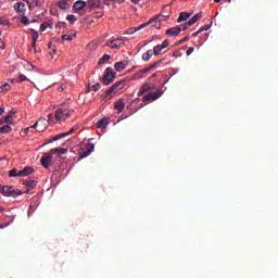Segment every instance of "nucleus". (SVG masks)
I'll list each match as a JSON object with an SVG mask.
<instances>
[{"instance_id":"nucleus-1","label":"nucleus","mask_w":278,"mask_h":278,"mask_svg":"<svg viewBox=\"0 0 278 278\" xmlns=\"http://www.w3.org/2000/svg\"><path fill=\"white\" fill-rule=\"evenodd\" d=\"M73 112V109H58L54 113V118L55 121H66V118H71Z\"/></svg>"},{"instance_id":"nucleus-2","label":"nucleus","mask_w":278,"mask_h":278,"mask_svg":"<svg viewBox=\"0 0 278 278\" xmlns=\"http://www.w3.org/2000/svg\"><path fill=\"white\" fill-rule=\"evenodd\" d=\"M116 79V73L112 71V67H106L104 71V75L101 79L104 86H110Z\"/></svg>"},{"instance_id":"nucleus-3","label":"nucleus","mask_w":278,"mask_h":278,"mask_svg":"<svg viewBox=\"0 0 278 278\" xmlns=\"http://www.w3.org/2000/svg\"><path fill=\"white\" fill-rule=\"evenodd\" d=\"M162 94H164V91L159 89L156 91H152V92H149L146 96H143L142 101L144 103H149L151 101H157V99H160V97H162Z\"/></svg>"},{"instance_id":"nucleus-4","label":"nucleus","mask_w":278,"mask_h":278,"mask_svg":"<svg viewBox=\"0 0 278 278\" xmlns=\"http://www.w3.org/2000/svg\"><path fill=\"white\" fill-rule=\"evenodd\" d=\"M125 45V38L118 37L105 42L104 47H110V49H121Z\"/></svg>"},{"instance_id":"nucleus-5","label":"nucleus","mask_w":278,"mask_h":278,"mask_svg":"<svg viewBox=\"0 0 278 278\" xmlns=\"http://www.w3.org/2000/svg\"><path fill=\"white\" fill-rule=\"evenodd\" d=\"M94 151V146L92 143H87L84 147H81L79 151V160H84L85 157H88L90 153Z\"/></svg>"},{"instance_id":"nucleus-6","label":"nucleus","mask_w":278,"mask_h":278,"mask_svg":"<svg viewBox=\"0 0 278 278\" xmlns=\"http://www.w3.org/2000/svg\"><path fill=\"white\" fill-rule=\"evenodd\" d=\"M31 127L33 129H37V131H45L47 127H49V121H47L45 117H41Z\"/></svg>"},{"instance_id":"nucleus-7","label":"nucleus","mask_w":278,"mask_h":278,"mask_svg":"<svg viewBox=\"0 0 278 278\" xmlns=\"http://www.w3.org/2000/svg\"><path fill=\"white\" fill-rule=\"evenodd\" d=\"M162 62H164V59L154 62L153 64L149 65L148 67H144L143 70H141L140 72L137 73V77H142V75L150 73V71H153L156 66H160V64H162Z\"/></svg>"},{"instance_id":"nucleus-8","label":"nucleus","mask_w":278,"mask_h":278,"mask_svg":"<svg viewBox=\"0 0 278 278\" xmlns=\"http://www.w3.org/2000/svg\"><path fill=\"white\" fill-rule=\"evenodd\" d=\"M41 166H43V168H49L51 166V162H53V154H49V153H45L41 159Z\"/></svg>"},{"instance_id":"nucleus-9","label":"nucleus","mask_w":278,"mask_h":278,"mask_svg":"<svg viewBox=\"0 0 278 278\" xmlns=\"http://www.w3.org/2000/svg\"><path fill=\"white\" fill-rule=\"evenodd\" d=\"M75 132V127L71 128L68 131L59 134L54 136L52 139L48 141V143L55 142V140H61V138H66V136H71V134Z\"/></svg>"},{"instance_id":"nucleus-10","label":"nucleus","mask_w":278,"mask_h":278,"mask_svg":"<svg viewBox=\"0 0 278 278\" xmlns=\"http://www.w3.org/2000/svg\"><path fill=\"white\" fill-rule=\"evenodd\" d=\"M87 10H96L101 8V0H87L85 1Z\"/></svg>"},{"instance_id":"nucleus-11","label":"nucleus","mask_w":278,"mask_h":278,"mask_svg":"<svg viewBox=\"0 0 278 278\" xmlns=\"http://www.w3.org/2000/svg\"><path fill=\"white\" fill-rule=\"evenodd\" d=\"M154 89H155V86L150 85L149 83H144L139 89L138 97H142L144 92H149V90H154Z\"/></svg>"},{"instance_id":"nucleus-12","label":"nucleus","mask_w":278,"mask_h":278,"mask_svg":"<svg viewBox=\"0 0 278 278\" xmlns=\"http://www.w3.org/2000/svg\"><path fill=\"white\" fill-rule=\"evenodd\" d=\"M165 34H166V36L176 37L178 34H181V26H175V27L168 28L165 31Z\"/></svg>"},{"instance_id":"nucleus-13","label":"nucleus","mask_w":278,"mask_h":278,"mask_svg":"<svg viewBox=\"0 0 278 278\" xmlns=\"http://www.w3.org/2000/svg\"><path fill=\"white\" fill-rule=\"evenodd\" d=\"M114 68L117 73H123V71H125V68H127V61L116 62L114 64Z\"/></svg>"},{"instance_id":"nucleus-14","label":"nucleus","mask_w":278,"mask_h":278,"mask_svg":"<svg viewBox=\"0 0 278 278\" xmlns=\"http://www.w3.org/2000/svg\"><path fill=\"white\" fill-rule=\"evenodd\" d=\"M74 10L76 12H81V10L86 9V1L84 0H77L74 5H73Z\"/></svg>"},{"instance_id":"nucleus-15","label":"nucleus","mask_w":278,"mask_h":278,"mask_svg":"<svg viewBox=\"0 0 278 278\" xmlns=\"http://www.w3.org/2000/svg\"><path fill=\"white\" fill-rule=\"evenodd\" d=\"M203 18V13H197L195 15H193L189 21H188V25L189 27H192V25H194V23H198V21H201Z\"/></svg>"},{"instance_id":"nucleus-16","label":"nucleus","mask_w":278,"mask_h":278,"mask_svg":"<svg viewBox=\"0 0 278 278\" xmlns=\"http://www.w3.org/2000/svg\"><path fill=\"white\" fill-rule=\"evenodd\" d=\"M109 125H110V118L108 117H103L97 123L98 129H105Z\"/></svg>"},{"instance_id":"nucleus-17","label":"nucleus","mask_w":278,"mask_h":278,"mask_svg":"<svg viewBox=\"0 0 278 278\" xmlns=\"http://www.w3.org/2000/svg\"><path fill=\"white\" fill-rule=\"evenodd\" d=\"M34 173V167L27 166L24 167L22 170L18 172L20 177H27Z\"/></svg>"},{"instance_id":"nucleus-18","label":"nucleus","mask_w":278,"mask_h":278,"mask_svg":"<svg viewBox=\"0 0 278 278\" xmlns=\"http://www.w3.org/2000/svg\"><path fill=\"white\" fill-rule=\"evenodd\" d=\"M144 27H149V23H143L139 27L129 28L126 34H128V36H131L132 34H136V31H140V29H144Z\"/></svg>"},{"instance_id":"nucleus-19","label":"nucleus","mask_w":278,"mask_h":278,"mask_svg":"<svg viewBox=\"0 0 278 278\" xmlns=\"http://www.w3.org/2000/svg\"><path fill=\"white\" fill-rule=\"evenodd\" d=\"M113 92H118L115 87L112 85L111 87H109L103 93H102V99H110V96Z\"/></svg>"},{"instance_id":"nucleus-20","label":"nucleus","mask_w":278,"mask_h":278,"mask_svg":"<svg viewBox=\"0 0 278 278\" xmlns=\"http://www.w3.org/2000/svg\"><path fill=\"white\" fill-rule=\"evenodd\" d=\"M14 192H16V190H14V187H8V186L2 187V194L4 197H10V194H14Z\"/></svg>"},{"instance_id":"nucleus-21","label":"nucleus","mask_w":278,"mask_h":278,"mask_svg":"<svg viewBox=\"0 0 278 278\" xmlns=\"http://www.w3.org/2000/svg\"><path fill=\"white\" fill-rule=\"evenodd\" d=\"M190 16H192V13L181 12L178 16L177 23H184V21H188Z\"/></svg>"},{"instance_id":"nucleus-22","label":"nucleus","mask_w":278,"mask_h":278,"mask_svg":"<svg viewBox=\"0 0 278 278\" xmlns=\"http://www.w3.org/2000/svg\"><path fill=\"white\" fill-rule=\"evenodd\" d=\"M50 153L53 155V153H58V155H65V153H68V149L65 148H54L50 150Z\"/></svg>"},{"instance_id":"nucleus-23","label":"nucleus","mask_w":278,"mask_h":278,"mask_svg":"<svg viewBox=\"0 0 278 278\" xmlns=\"http://www.w3.org/2000/svg\"><path fill=\"white\" fill-rule=\"evenodd\" d=\"M115 110H117V114H121V112L125 110V102L123 99H119L118 102H115Z\"/></svg>"},{"instance_id":"nucleus-24","label":"nucleus","mask_w":278,"mask_h":278,"mask_svg":"<svg viewBox=\"0 0 278 278\" xmlns=\"http://www.w3.org/2000/svg\"><path fill=\"white\" fill-rule=\"evenodd\" d=\"M147 23H148V25H152V27H154L155 29H160V27L162 26V23L160 22V20L157 17L150 20Z\"/></svg>"},{"instance_id":"nucleus-25","label":"nucleus","mask_w":278,"mask_h":278,"mask_svg":"<svg viewBox=\"0 0 278 278\" xmlns=\"http://www.w3.org/2000/svg\"><path fill=\"white\" fill-rule=\"evenodd\" d=\"M14 111H10L9 114L3 117V121L7 125H13L14 122H12V118H14Z\"/></svg>"},{"instance_id":"nucleus-26","label":"nucleus","mask_w":278,"mask_h":278,"mask_svg":"<svg viewBox=\"0 0 278 278\" xmlns=\"http://www.w3.org/2000/svg\"><path fill=\"white\" fill-rule=\"evenodd\" d=\"M126 81H127L126 79H122V80H118L115 84H113V86L115 87L117 92H118V90H123L125 88Z\"/></svg>"},{"instance_id":"nucleus-27","label":"nucleus","mask_w":278,"mask_h":278,"mask_svg":"<svg viewBox=\"0 0 278 278\" xmlns=\"http://www.w3.org/2000/svg\"><path fill=\"white\" fill-rule=\"evenodd\" d=\"M24 1H26V3H28V8L30 10L40 5V0H24Z\"/></svg>"},{"instance_id":"nucleus-28","label":"nucleus","mask_w":278,"mask_h":278,"mask_svg":"<svg viewBox=\"0 0 278 278\" xmlns=\"http://www.w3.org/2000/svg\"><path fill=\"white\" fill-rule=\"evenodd\" d=\"M151 58H153V50H148L147 52H144L142 54L143 62H149V60H151Z\"/></svg>"},{"instance_id":"nucleus-29","label":"nucleus","mask_w":278,"mask_h":278,"mask_svg":"<svg viewBox=\"0 0 278 278\" xmlns=\"http://www.w3.org/2000/svg\"><path fill=\"white\" fill-rule=\"evenodd\" d=\"M11 124H7L3 125L2 127H0V134H11L12 131V126H10Z\"/></svg>"},{"instance_id":"nucleus-30","label":"nucleus","mask_w":278,"mask_h":278,"mask_svg":"<svg viewBox=\"0 0 278 278\" xmlns=\"http://www.w3.org/2000/svg\"><path fill=\"white\" fill-rule=\"evenodd\" d=\"M24 184L27 188H30V189H34L36 188V186H38V181L31 180V179L25 180Z\"/></svg>"},{"instance_id":"nucleus-31","label":"nucleus","mask_w":278,"mask_h":278,"mask_svg":"<svg viewBox=\"0 0 278 278\" xmlns=\"http://www.w3.org/2000/svg\"><path fill=\"white\" fill-rule=\"evenodd\" d=\"M112 60V56L110 54H104L99 61H98V64L101 65V64H105V62Z\"/></svg>"},{"instance_id":"nucleus-32","label":"nucleus","mask_w":278,"mask_h":278,"mask_svg":"<svg viewBox=\"0 0 278 278\" xmlns=\"http://www.w3.org/2000/svg\"><path fill=\"white\" fill-rule=\"evenodd\" d=\"M11 86L8 83H0V92H8L10 90Z\"/></svg>"},{"instance_id":"nucleus-33","label":"nucleus","mask_w":278,"mask_h":278,"mask_svg":"<svg viewBox=\"0 0 278 278\" xmlns=\"http://www.w3.org/2000/svg\"><path fill=\"white\" fill-rule=\"evenodd\" d=\"M162 51H164V48L160 45H157L153 48V54L154 55H160L162 53Z\"/></svg>"},{"instance_id":"nucleus-34","label":"nucleus","mask_w":278,"mask_h":278,"mask_svg":"<svg viewBox=\"0 0 278 278\" xmlns=\"http://www.w3.org/2000/svg\"><path fill=\"white\" fill-rule=\"evenodd\" d=\"M15 10H17L18 12H25V3H23V2H17L16 4H15Z\"/></svg>"},{"instance_id":"nucleus-35","label":"nucleus","mask_w":278,"mask_h":278,"mask_svg":"<svg viewBox=\"0 0 278 278\" xmlns=\"http://www.w3.org/2000/svg\"><path fill=\"white\" fill-rule=\"evenodd\" d=\"M29 31L31 34L33 41H37L39 38L38 31H36L34 28H30Z\"/></svg>"},{"instance_id":"nucleus-36","label":"nucleus","mask_w":278,"mask_h":278,"mask_svg":"<svg viewBox=\"0 0 278 278\" xmlns=\"http://www.w3.org/2000/svg\"><path fill=\"white\" fill-rule=\"evenodd\" d=\"M9 177H21V175H18V169L17 168H13L9 172Z\"/></svg>"},{"instance_id":"nucleus-37","label":"nucleus","mask_w":278,"mask_h":278,"mask_svg":"<svg viewBox=\"0 0 278 278\" xmlns=\"http://www.w3.org/2000/svg\"><path fill=\"white\" fill-rule=\"evenodd\" d=\"M59 8H60L61 10H66V9L68 8V2H66V0H61V1L59 2Z\"/></svg>"},{"instance_id":"nucleus-38","label":"nucleus","mask_w":278,"mask_h":278,"mask_svg":"<svg viewBox=\"0 0 278 278\" xmlns=\"http://www.w3.org/2000/svg\"><path fill=\"white\" fill-rule=\"evenodd\" d=\"M12 81H17V83L27 81V76L21 74L18 76V79H12Z\"/></svg>"},{"instance_id":"nucleus-39","label":"nucleus","mask_w":278,"mask_h":278,"mask_svg":"<svg viewBox=\"0 0 278 278\" xmlns=\"http://www.w3.org/2000/svg\"><path fill=\"white\" fill-rule=\"evenodd\" d=\"M66 21H68L70 23H75L77 21V17L73 14H68L66 16Z\"/></svg>"},{"instance_id":"nucleus-40","label":"nucleus","mask_w":278,"mask_h":278,"mask_svg":"<svg viewBox=\"0 0 278 278\" xmlns=\"http://www.w3.org/2000/svg\"><path fill=\"white\" fill-rule=\"evenodd\" d=\"M211 27H212V22L210 24H206L200 27V31H207V29H210Z\"/></svg>"},{"instance_id":"nucleus-41","label":"nucleus","mask_w":278,"mask_h":278,"mask_svg":"<svg viewBox=\"0 0 278 278\" xmlns=\"http://www.w3.org/2000/svg\"><path fill=\"white\" fill-rule=\"evenodd\" d=\"M62 40L63 41H71V40H73V36H71V35H62Z\"/></svg>"},{"instance_id":"nucleus-42","label":"nucleus","mask_w":278,"mask_h":278,"mask_svg":"<svg viewBox=\"0 0 278 278\" xmlns=\"http://www.w3.org/2000/svg\"><path fill=\"white\" fill-rule=\"evenodd\" d=\"M48 27H49V23H42L40 26V31H47Z\"/></svg>"},{"instance_id":"nucleus-43","label":"nucleus","mask_w":278,"mask_h":278,"mask_svg":"<svg viewBox=\"0 0 278 278\" xmlns=\"http://www.w3.org/2000/svg\"><path fill=\"white\" fill-rule=\"evenodd\" d=\"M21 23H22L23 25H28V24H29V18H28L27 16H23V17L21 18Z\"/></svg>"},{"instance_id":"nucleus-44","label":"nucleus","mask_w":278,"mask_h":278,"mask_svg":"<svg viewBox=\"0 0 278 278\" xmlns=\"http://www.w3.org/2000/svg\"><path fill=\"white\" fill-rule=\"evenodd\" d=\"M92 89L94 92H98V90H101V84L98 83V84L93 85Z\"/></svg>"},{"instance_id":"nucleus-45","label":"nucleus","mask_w":278,"mask_h":278,"mask_svg":"<svg viewBox=\"0 0 278 278\" xmlns=\"http://www.w3.org/2000/svg\"><path fill=\"white\" fill-rule=\"evenodd\" d=\"M168 40H164L163 42H162V45H159L161 48H163V49H167V47H168Z\"/></svg>"},{"instance_id":"nucleus-46","label":"nucleus","mask_w":278,"mask_h":278,"mask_svg":"<svg viewBox=\"0 0 278 278\" xmlns=\"http://www.w3.org/2000/svg\"><path fill=\"white\" fill-rule=\"evenodd\" d=\"M192 53H194V47L188 48L186 54H187V55H192Z\"/></svg>"},{"instance_id":"nucleus-47","label":"nucleus","mask_w":278,"mask_h":278,"mask_svg":"<svg viewBox=\"0 0 278 278\" xmlns=\"http://www.w3.org/2000/svg\"><path fill=\"white\" fill-rule=\"evenodd\" d=\"M188 27H190V25H188V22L186 24L180 25V28L182 31H186V29H188Z\"/></svg>"},{"instance_id":"nucleus-48","label":"nucleus","mask_w":278,"mask_h":278,"mask_svg":"<svg viewBox=\"0 0 278 278\" xmlns=\"http://www.w3.org/2000/svg\"><path fill=\"white\" fill-rule=\"evenodd\" d=\"M0 25H8V20L0 17Z\"/></svg>"},{"instance_id":"nucleus-49","label":"nucleus","mask_w":278,"mask_h":278,"mask_svg":"<svg viewBox=\"0 0 278 278\" xmlns=\"http://www.w3.org/2000/svg\"><path fill=\"white\" fill-rule=\"evenodd\" d=\"M199 34H203V31H201V28L198 31L192 34L193 38H197V36H199Z\"/></svg>"},{"instance_id":"nucleus-50","label":"nucleus","mask_w":278,"mask_h":278,"mask_svg":"<svg viewBox=\"0 0 278 278\" xmlns=\"http://www.w3.org/2000/svg\"><path fill=\"white\" fill-rule=\"evenodd\" d=\"M0 49H5V41H0Z\"/></svg>"},{"instance_id":"nucleus-51","label":"nucleus","mask_w":278,"mask_h":278,"mask_svg":"<svg viewBox=\"0 0 278 278\" xmlns=\"http://www.w3.org/2000/svg\"><path fill=\"white\" fill-rule=\"evenodd\" d=\"M4 113H5V109L4 108H0V116H3Z\"/></svg>"},{"instance_id":"nucleus-52","label":"nucleus","mask_w":278,"mask_h":278,"mask_svg":"<svg viewBox=\"0 0 278 278\" xmlns=\"http://www.w3.org/2000/svg\"><path fill=\"white\" fill-rule=\"evenodd\" d=\"M188 41V37H185L182 40L179 41V45H184V42Z\"/></svg>"},{"instance_id":"nucleus-53","label":"nucleus","mask_w":278,"mask_h":278,"mask_svg":"<svg viewBox=\"0 0 278 278\" xmlns=\"http://www.w3.org/2000/svg\"><path fill=\"white\" fill-rule=\"evenodd\" d=\"M66 89V86H64V85H62L61 87H59V90L61 91V92H63V90H65Z\"/></svg>"},{"instance_id":"nucleus-54","label":"nucleus","mask_w":278,"mask_h":278,"mask_svg":"<svg viewBox=\"0 0 278 278\" xmlns=\"http://www.w3.org/2000/svg\"><path fill=\"white\" fill-rule=\"evenodd\" d=\"M131 3H134L135 5H138V3H140V0H130Z\"/></svg>"},{"instance_id":"nucleus-55","label":"nucleus","mask_w":278,"mask_h":278,"mask_svg":"<svg viewBox=\"0 0 278 278\" xmlns=\"http://www.w3.org/2000/svg\"><path fill=\"white\" fill-rule=\"evenodd\" d=\"M36 42H37V41H33V42H31V47H33V49H34L35 52H36Z\"/></svg>"},{"instance_id":"nucleus-56","label":"nucleus","mask_w":278,"mask_h":278,"mask_svg":"<svg viewBox=\"0 0 278 278\" xmlns=\"http://www.w3.org/2000/svg\"><path fill=\"white\" fill-rule=\"evenodd\" d=\"M52 119H53V114H49V115H48V119H47L48 123H49V121H52Z\"/></svg>"},{"instance_id":"nucleus-57","label":"nucleus","mask_w":278,"mask_h":278,"mask_svg":"<svg viewBox=\"0 0 278 278\" xmlns=\"http://www.w3.org/2000/svg\"><path fill=\"white\" fill-rule=\"evenodd\" d=\"M0 125H5V121L3 118H0Z\"/></svg>"},{"instance_id":"nucleus-58","label":"nucleus","mask_w":278,"mask_h":278,"mask_svg":"<svg viewBox=\"0 0 278 278\" xmlns=\"http://www.w3.org/2000/svg\"><path fill=\"white\" fill-rule=\"evenodd\" d=\"M14 194H17V197H21V194H23V192H21V191H15Z\"/></svg>"},{"instance_id":"nucleus-59","label":"nucleus","mask_w":278,"mask_h":278,"mask_svg":"<svg viewBox=\"0 0 278 278\" xmlns=\"http://www.w3.org/2000/svg\"><path fill=\"white\" fill-rule=\"evenodd\" d=\"M222 0H214L215 3H220Z\"/></svg>"},{"instance_id":"nucleus-60","label":"nucleus","mask_w":278,"mask_h":278,"mask_svg":"<svg viewBox=\"0 0 278 278\" xmlns=\"http://www.w3.org/2000/svg\"><path fill=\"white\" fill-rule=\"evenodd\" d=\"M3 227H5V225H0V229H3Z\"/></svg>"},{"instance_id":"nucleus-61","label":"nucleus","mask_w":278,"mask_h":278,"mask_svg":"<svg viewBox=\"0 0 278 278\" xmlns=\"http://www.w3.org/2000/svg\"><path fill=\"white\" fill-rule=\"evenodd\" d=\"M5 208L4 207H0V212H3Z\"/></svg>"},{"instance_id":"nucleus-62","label":"nucleus","mask_w":278,"mask_h":278,"mask_svg":"<svg viewBox=\"0 0 278 278\" xmlns=\"http://www.w3.org/2000/svg\"><path fill=\"white\" fill-rule=\"evenodd\" d=\"M3 187H4V186H1V185H0V190H2V191H3Z\"/></svg>"},{"instance_id":"nucleus-63","label":"nucleus","mask_w":278,"mask_h":278,"mask_svg":"<svg viewBox=\"0 0 278 278\" xmlns=\"http://www.w3.org/2000/svg\"><path fill=\"white\" fill-rule=\"evenodd\" d=\"M155 76H156V74H153V75H152V78L155 77Z\"/></svg>"},{"instance_id":"nucleus-64","label":"nucleus","mask_w":278,"mask_h":278,"mask_svg":"<svg viewBox=\"0 0 278 278\" xmlns=\"http://www.w3.org/2000/svg\"><path fill=\"white\" fill-rule=\"evenodd\" d=\"M61 25H63V26H64V25H66V23H61Z\"/></svg>"}]
</instances>
